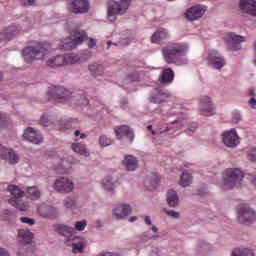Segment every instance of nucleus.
<instances>
[{
  "instance_id": "1",
  "label": "nucleus",
  "mask_w": 256,
  "mask_h": 256,
  "mask_svg": "<svg viewBox=\"0 0 256 256\" xmlns=\"http://www.w3.org/2000/svg\"><path fill=\"white\" fill-rule=\"evenodd\" d=\"M49 53H51V44L47 42L38 43L36 46H28L22 51L26 63H33V61L44 59Z\"/></svg>"
},
{
  "instance_id": "2",
  "label": "nucleus",
  "mask_w": 256,
  "mask_h": 256,
  "mask_svg": "<svg viewBox=\"0 0 256 256\" xmlns=\"http://www.w3.org/2000/svg\"><path fill=\"white\" fill-rule=\"evenodd\" d=\"M187 53V45L183 43H173L162 48V55L164 61L168 65H173L179 61L180 57H183Z\"/></svg>"
},
{
  "instance_id": "3",
  "label": "nucleus",
  "mask_w": 256,
  "mask_h": 256,
  "mask_svg": "<svg viewBox=\"0 0 256 256\" xmlns=\"http://www.w3.org/2000/svg\"><path fill=\"white\" fill-rule=\"evenodd\" d=\"M85 39H87V32H85V30L76 29L71 32L69 38L62 40L59 43L58 49L61 51H72L77 45H82Z\"/></svg>"
},
{
  "instance_id": "4",
  "label": "nucleus",
  "mask_w": 256,
  "mask_h": 256,
  "mask_svg": "<svg viewBox=\"0 0 256 256\" xmlns=\"http://www.w3.org/2000/svg\"><path fill=\"white\" fill-rule=\"evenodd\" d=\"M130 5L131 0L110 1L107 10L108 21L111 23L117 21V15H125Z\"/></svg>"
},
{
  "instance_id": "5",
  "label": "nucleus",
  "mask_w": 256,
  "mask_h": 256,
  "mask_svg": "<svg viewBox=\"0 0 256 256\" xmlns=\"http://www.w3.org/2000/svg\"><path fill=\"white\" fill-rule=\"evenodd\" d=\"M8 191L11 193L12 197L8 200V203L18 209L19 211H27L29 209V202L23 201L22 197L24 195L23 190L19 189L18 186L9 185Z\"/></svg>"
},
{
  "instance_id": "6",
  "label": "nucleus",
  "mask_w": 256,
  "mask_h": 256,
  "mask_svg": "<svg viewBox=\"0 0 256 256\" xmlns=\"http://www.w3.org/2000/svg\"><path fill=\"white\" fill-rule=\"evenodd\" d=\"M243 181V172L237 168H230L224 172L223 189H233L236 185H241Z\"/></svg>"
},
{
  "instance_id": "7",
  "label": "nucleus",
  "mask_w": 256,
  "mask_h": 256,
  "mask_svg": "<svg viewBox=\"0 0 256 256\" xmlns=\"http://www.w3.org/2000/svg\"><path fill=\"white\" fill-rule=\"evenodd\" d=\"M237 219L239 223H243L244 225H251L253 221H256L255 211H253L249 205L242 204L238 208Z\"/></svg>"
},
{
  "instance_id": "8",
  "label": "nucleus",
  "mask_w": 256,
  "mask_h": 256,
  "mask_svg": "<svg viewBox=\"0 0 256 256\" xmlns=\"http://www.w3.org/2000/svg\"><path fill=\"white\" fill-rule=\"evenodd\" d=\"M215 103L209 96H202L198 101V111L204 117H211L215 115Z\"/></svg>"
},
{
  "instance_id": "9",
  "label": "nucleus",
  "mask_w": 256,
  "mask_h": 256,
  "mask_svg": "<svg viewBox=\"0 0 256 256\" xmlns=\"http://www.w3.org/2000/svg\"><path fill=\"white\" fill-rule=\"evenodd\" d=\"M48 95L57 103H69L71 101V92L64 87H54L48 91Z\"/></svg>"
},
{
  "instance_id": "10",
  "label": "nucleus",
  "mask_w": 256,
  "mask_h": 256,
  "mask_svg": "<svg viewBox=\"0 0 256 256\" xmlns=\"http://www.w3.org/2000/svg\"><path fill=\"white\" fill-rule=\"evenodd\" d=\"M224 41L228 45V51H241V43H245V37L228 33L224 36Z\"/></svg>"
},
{
  "instance_id": "11",
  "label": "nucleus",
  "mask_w": 256,
  "mask_h": 256,
  "mask_svg": "<svg viewBox=\"0 0 256 256\" xmlns=\"http://www.w3.org/2000/svg\"><path fill=\"white\" fill-rule=\"evenodd\" d=\"M54 189L57 193H71L75 189V184L69 178L61 177L54 182Z\"/></svg>"
},
{
  "instance_id": "12",
  "label": "nucleus",
  "mask_w": 256,
  "mask_h": 256,
  "mask_svg": "<svg viewBox=\"0 0 256 256\" xmlns=\"http://www.w3.org/2000/svg\"><path fill=\"white\" fill-rule=\"evenodd\" d=\"M222 141L226 147H230L231 149H235L241 143L235 129L224 132L222 134Z\"/></svg>"
},
{
  "instance_id": "13",
  "label": "nucleus",
  "mask_w": 256,
  "mask_h": 256,
  "mask_svg": "<svg viewBox=\"0 0 256 256\" xmlns=\"http://www.w3.org/2000/svg\"><path fill=\"white\" fill-rule=\"evenodd\" d=\"M68 9L70 13L83 14L89 11V0H72Z\"/></svg>"
},
{
  "instance_id": "14",
  "label": "nucleus",
  "mask_w": 256,
  "mask_h": 256,
  "mask_svg": "<svg viewBox=\"0 0 256 256\" xmlns=\"http://www.w3.org/2000/svg\"><path fill=\"white\" fill-rule=\"evenodd\" d=\"M207 61H209L214 69H223L225 67V58L217 50H210L208 52Z\"/></svg>"
},
{
  "instance_id": "15",
  "label": "nucleus",
  "mask_w": 256,
  "mask_h": 256,
  "mask_svg": "<svg viewBox=\"0 0 256 256\" xmlns=\"http://www.w3.org/2000/svg\"><path fill=\"white\" fill-rule=\"evenodd\" d=\"M0 159L8 161L10 165H16V163H19V155H17L13 149L6 148L3 145H0Z\"/></svg>"
},
{
  "instance_id": "16",
  "label": "nucleus",
  "mask_w": 256,
  "mask_h": 256,
  "mask_svg": "<svg viewBox=\"0 0 256 256\" xmlns=\"http://www.w3.org/2000/svg\"><path fill=\"white\" fill-rule=\"evenodd\" d=\"M24 139L26 141H29L30 143H33L34 145H39L40 143H43V136H41V132L33 129V128H28L24 134H23Z\"/></svg>"
},
{
  "instance_id": "17",
  "label": "nucleus",
  "mask_w": 256,
  "mask_h": 256,
  "mask_svg": "<svg viewBox=\"0 0 256 256\" xmlns=\"http://www.w3.org/2000/svg\"><path fill=\"white\" fill-rule=\"evenodd\" d=\"M240 9L244 13L256 17V1L255 0H240Z\"/></svg>"
},
{
  "instance_id": "18",
  "label": "nucleus",
  "mask_w": 256,
  "mask_h": 256,
  "mask_svg": "<svg viewBox=\"0 0 256 256\" xmlns=\"http://www.w3.org/2000/svg\"><path fill=\"white\" fill-rule=\"evenodd\" d=\"M165 39H169V32L165 28H160L151 36V43L161 45Z\"/></svg>"
},
{
  "instance_id": "19",
  "label": "nucleus",
  "mask_w": 256,
  "mask_h": 256,
  "mask_svg": "<svg viewBox=\"0 0 256 256\" xmlns=\"http://www.w3.org/2000/svg\"><path fill=\"white\" fill-rule=\"evenodd\" d=\"M19 33V28L16 26H11L2 32H0V43L4 41V43H7V41H11L15 35Z\"/></svg>"
},
{
  "instance_id": "20",
  "label": "nucleus",
  "mask_w": 256,
  "mask_h": 256,
  "mask_svg": "<svg viewBox=\"0 0 256 256\" xmlns=\"http://www.w3.org/2000/svg\"><path fill=\"white\" fill-rule=\"evenodd\" d=\"M173 79H175V72L171 68L164 69L159 77L160 83L166 85L173 83Z\"/></svg>"
},
{
  "instance_id": "21",
  "label": "nucleus",
  "mask_w": 256,
  "mask_h": 256,
  "mask_svg": "<svg viewBox=\"0 0 256 256\" xmlns=\"http://www.w3.org/2000/svg\"><path fill=\"white\" fill-rule=\"evenodd\" d=\"M123 165L127 171H135L139 167V160L133 155H127L123 160Z\"/></svg>"
},
{
  "instance_id": "22",
  "label": "nucleus",
  "mask_w": 256,
  "mask_h": 256,
  "mask_svg": "<svg viewBox=\"0 0 256 256\" xmlns=\"http://www.w3.org/2000/svg\"><path fill=\"white\" fill-rule=\"evenodd\" d=\"M115 133L117 139H123V137H128L130 142H133V134L129 129V126H118L115 128Z\"/></svg>"
},
{
  "instance_id": "23",
  "label": "nucleus",
  "mask_w": 256,
  "mask_h": 256,
  "mask_svg": "<svg viewBox=\"0 0 256 256\" xmlns=\"http://www.w3.org/2000/svg\"><path fill=\"white\" fill-rule=\"evenodd\" d=\"M113 215L116 219H123V217L131 215V207L129 205H119L114 209Z\"/></svg>"
},
{
  "instance_id": "24",
  "label": "nucleus",
  "mask_w": 256,
  "mask_h": 256,
  "mask_svg": "<svg viewBox=\"0 0 256 256\" xmlns=\"http://www.w3.org/2000/svg\"><path fill=\"white\" fill-rule=\"evenodd\" d=\"M18 241L20 243H25L26 245H29V243H32L33 241V232L25 229H21L18 231Z\"/></svg>"
},
{
  "instance_id": "25",
  "label": "nucleus",
  "mask_w": 256,
  "mask_h": 256,
  "mask_svg": "<svg viewBox=\"0 0 256 256\" xmlns=\"http://www.w3.org/2000/svg\"><path fill=\"white\" fill-rule=\"evenodd\" d=\"M64 57V65H77V63H83L84 55H77L74 53L62 55Z\"/></svg>"
},
{
  "instance_id": "26",
  "label": "nucleus",
  "mask_w": 256,
  "mask_h": 256,
  "mask_svg": "<svg viewBox=\"0 0 256 256\" xmlns=\"http://www.w3.org/2000/svg\"><path fill=\"white\" fill-rule=\"evenodd\" d=\"M47 67H63L65 65V57L63 55L52 56L46 61Z\"/></svg>"
},
{
  "instance_id": "27",
  "label": "nucleus",
  "mask_w": 256,
  "mask_h": 256,
  "mask_svg": "<svg viewBox=\"0 0 256 256\" xmlns=\"http://www.w3.org/2000/svg\"><path fill=\"white\" fill-rule=\"evenodd\" d=\"M55 171H57V173H60L61 175H69V173L73 171V167L71 165V162L67 160H61V165L57 166L55 168Z\"/></svg>"
},
{
  "instance_id": "28",
  "label": "nucleus",
  "mask_w": 256,
  "mask_h": 256,
  "mask_svg": "<svg viewBox=\"0 0 256 256\" xmlns=\"http://www.w3.org/2000/svg\"><path fill=\"white\" fill-rule=\"evenodd\" d=\"M37 211L40 217H52V215L55 214V208L48 206L46 204L39 205Z\"/></svg>"
},
{
  "instance_id": "29",
  "label": "nucleus",
  "mask_w": 256,
  "mask_h": 256,
  "mask_svg": "<svg viewBox=\"0 0 256 256\" xmlns=\"http://www.w3.org/2000/svg\"><path fill=\"white\" fill-rule=\"evenodd\" d=\"M167 203L169 207H178L179 206V196L174 190H169L167 192Z\"/></svg>"
},
{
  "instance_id": "30",
  "label": "nucleus",
  "mask_w": 256,
  "mask_h": 256,
  "mask_svg": "<svg viewBox=\"0 0 256 256\" xmlns=\"http://www.w3.org/2000/svg\"><path fill=\"white\" fill-rule=\"evenodd\" d=\"M54 227H55V230L58 231V233H60V235L67 236L75 233V228L71 226L56 224Z\"/></svg>"
},
{
  "instance_id": "31",
  "label": "nucleus",
  "mask_w": 256,
  "mask_h": 256,
  "mask_svg": "<svg viewBox=\"0 0 256 256\" xmlns=\"http://www.w3.org/2000/svg\"><path fill=\"white\" fill-rule=\"evenodd\" d=\"M205 11H207V7L197 4L193 6V21H197V19H201L203 15H205Z\"/></svg>"
},
{
  "instance_id": "32",
  "label": "nucleus",
  "mask_w": 256,
  "mask_h": 256,
  "mask_svg": "<svg viewBox=\"0 0 256 256\" xmlns=\"http://www.w3.org/2000/svg\"><path fill=\"white\" fill-rule=\"evenodd\" d=\"M71 149L74 153H78V155H83L84 157L89 156V150H87V148L83 144L73 143L71 145Z\"/></svg>"
},
{
  "instance_id": "33",
  "label": "nucleus",
  "mask_w": 256,
  "mask_h": 256,
  "mask_svg": "<svg viewBox=\"0 0 256 256\" xmlns=\"http://www.w3.org/2000/svg\"><path fill=\"white\" fill-rule=\"evenodd\" d=\"M102 185L105 191H115V187H117V182H113V178L105 177L102 181Z\"/></svg>"
},
{
  "instance_id": "34",
  "label": "nucleus",
  "mask_w": 256,
  "mask_h": 256,
  "mask_svg": "<svg viewBox=\"0 0 256 256\" xmlns=\"http://www.w3.org/2000/svg\"><path fill=\"white\" fill-rule=\"evenodd\" d=\"M89 71L93 77H99V75H103V65L101 64H91L89 66Z\"/></svg>"
},
{
  "instance_id": "35",
  "label": "nucleus",
  "mask_w": 256,
  "mask_h": 256,
  "mask_svg": "<svg viewBox=\"0 0 256 256\" xmlns=\"http://www.w3.org/2000/svg\"><path fill=\"white\" fill-rule=\"evenodd\" d=\"M27 195L29 199H32V201H36L41 197V191H39V188L35 186L28 187Z\"/></svg>"
},
{
  "instance_id": "36",
  "label": "nucleus",
  "mask_w": 256,
  "mask_h": 256,
  "mask_svg": "<svg viewBox=\"0 0 256 256\" xmlns=\"http://www.w3.org/2000/svg\"><path fill=\"white\" fill-rule=\"evenodd\" d=\"M191 182V174H189L187 171H183L180 177L179 185H181V187H189L191 185Z\"/></svg>"
},
{
  "instance_id": "37",
  "label": "nucleus",
  "mask_w": 256,
  "mask_h": 256,
  "mask_svg": "<svg viewBox=\"0 0 256 256\" xmlns=\"http://www.w3.org/2000/svg\"><path fill=\"white\" fill-rule=\"evenodd\" d=\"M78 242L72 243V251L73 253H84L83 249L85 248V244L83 239L76 238Z\"/></svg>"
},
{
  "instance_id": "38",
  "label": "nucleus",
  "mask_w": 256,
  "mask_h": 256,
  "mask_svg": "<svg viewBox=\"0 0 256 256\" xmlns=\"http://www.w3.org/2000/svg\"><path fill=\"white\" fill-rule=\"evenodd\" d=\"M232 256H255V254L247 248H236L233 250Z\"/></svg>"
},
{
  "instance_id": "39",
  "label": "nucleus",
  "mask_w": 256,
  "mask_h": 256,
  "mask_svg": "<svg viewBox=\"0 0 256 256\" xmlns=\"http://www.w3.org/2000/svg\"><path fill=\"white\" fill-rule=\"evenodd\" d=\"M167 99V94L158 92L150 98L151 103H163Z\"/></svg>"
},
{
  "instance_id": "40",
  "label": "nucleus",
  "mask_w": 256,
  "mask_h": 256,
  "mask_svg": "<svg viewBox=\"0 0 256 256\" xmlns=\"http://www.w3.org/2000/svg\"><path fill=\"white\" fill-rule=\"evenodd\" d=\"M64 207H66V209H75V207H77V202L75 201V198L67 197L64 200Z\"/></svg>"
},
{
  "instance_id": "41",
  "label": "nucleus",
  "mask_w": 256,
  "mask_h": 256,
  "mask_svg": "<svg viewBox=\"0 0 256 256\" xmlns=\"http://www.w3.org/2000/svg\"><path fill=\"white\" fill-rule=\"evenodd\" d=\"M112 143L113 141L106 135H102L99 139L100 147H109V145H111Z\"/></svg>"
},
{
  "instance_id": "42",
  "label": "nucleus",
  "mask_w": 256,
  "mask_h": 256,
  "mask_svg": "<svg viewBox=\"0 0 256 256\" xmlns=\"http://www.w3.org/2000/svg\"><path fill=\"white\" fill-rule=\"evenodd\" d=\"M3 217L5 219V221H15V219H17V217L15 216V213L9 211V210H5L3 212Z\"/></svg>"
},
{
  "instance_id": "43",
  "label": "nucleus",
  "mask_w": 256,
  "mask_h": 256,
  "mask_svg": "<svg viewBox=\"0 0 256 256\" xmlns=\"http://www.w3.org/2000/svg\"><path fill=\"white\" fill-rule=\"evenodd\" d=\"M11 120L5 114L0 113V127H9Z\"/></svg>"
},
{
  "instance_id": "44",
  "label": "nucleus",
  "mask_w": 256,
  "mask_h": 256,
  "mask_svg": "<svg viewBox=\"0 0 256 256\" xmlns=\"http://www.w3.org/2000/svg\"><path fill=\"white\" fill-rule=\"evenodd\" d=\"M85 227H87L86 220L77 221L75 223L74 231H85Z\"/></svg>"
},
{
  "instance_id": "45",
  "label": "nucleus",
  "mask_w": 256,
  "mask_h": 256,
  "mask_svg": "<svg viewBox=\"0 0 256 256\" xmlns=\"http://www.w3.org/2000/svg\"><path fill=\"white\" fill-rule=\"evenodd\" d=\"M40 125H42L43 127H50V125H53V122L49 120L48 116L43 115L40 118Z\"/></svg>"
},
{
  "instance_id": "46",
  "label": "nucleus",
  "mask_w": 256,
  "mask_h": 256,
  "mask_svg": "<svg viewBox=\"0 0 256 256\" xmlns=\"http://www.w3.org/2000/svg\"><path fill=\"white\" fill-rule=\"evenodd\" d=\"M165 213L166 215H168V217H171L172 219H179V217H181L179 212L174 210H165Z\"/></svg>"
},
{
  "instance_id": "47",
  "label": "nucleus",
  "mask_w": 256,
  "mask_h": 256,
  "mask_svg": "<svg viewBox=\"0 0 256 256\" xmlns=\"http://www.w3.org/2000/svg\"><path fill=\"white\" fill-rule=\"evenodd\" d=\"M248 160L256 162V148H252L248 152Z\"/></svg>"
},
{
  "instance_id": "48",
  "label": "nucleus",
  "mask_w": 256,
  "mask_h": 256,
  "mask_svg": "<svg viewBox=\"0 0 256 256\" xmlns=\"http://www.w3.org/2000/svg\"><path fill=\"white\" fill-rule=\"evenodd\" d=\"M21 223H26V225H33L35 223V219L29 217H21Z\"/></svg>"
},
{
  "instance_id": "49",
  "label": "nucleus",
  "mask_w": 256,
  "mask_h": 256,
  "mask_svg": "<svg viewBox=\"0 0 256 256\" xmlns=\"http://www.w3.org/2000/svg\"><path fill=\"white\" fill-rule=\"evenodd\" d=\"M185 19L188 21H193V7H190L184 14Z\"/></svg>"
},
{
  "instance_id": "50",
  "label": "nucleus",
  "mask_w": 256,
  "mask_h": 256,
  "mask_svg": "<svg viewBox=\"0 0 256 256\" xmlns=\"http://www.w3.org/2000/svg\"><path fill=\"white\" fill-rule=\"evenodd\" d=\"M232 121L234 123H239V121H241V113L239 112H233L232 113Z\"/></svg>"
},
{
  "instance_id": "51",
  "label": "nucleus",
  "mask_w": 256,
  "mask_h": 256,
  "mask_svg": "<svg viewBox=\"0 0 256 256\" xmlns=\"http://www.w3.org/2000/svg\"><path fill=\"white\" fill-rule=\"evenodd\" d=\"M128 81H132V82L139 81V74H137V72H134L128 75Z\"/></svg>"
},
{
  "instance_id": "52",
  "label": "nucleus",
  "mask_w": 256,
  "mask_h": 256,
  "mask_svg": "<svg viewBox=\"0 0 256 256\" xmlns=\"http://www.w3.org/2000/svg\"><path fill=\"white\" fill-rule=\"evenodd\" d=\"M87 45L91 49L97 45V40L93 38H89Z\"/></svg>"
},
{
  "instance_id": "53",
  "label": "nucleus",
  "mask_w": 256,
  "mask_h": 256,
  "mask_svg": "<svg viewBox=\"0 0 256 256\" xmlns=\"http://www.w3.org/2000/svg\"><path fill=\"white\" fill-rule=\"evenodd\" d=\"M21 5H33L35 3V0H20Z\"/></svg>"
},
{
  "instance_id": "54",
  "label": "nucleus",
  "mask_w": 256,
  "mask_h": 256,
  "mask_svg": "<svg viewBox=\"0 0 256 256\" xmlns=\"http://www.w3.org/2000/svg\"><path fill=\"white\" fill-rule=\"evenodd\" d=\"M248 104L250 105L251 109H256V99L252 98L248 101Z\"/></svg>"
},
{
  "instance_id": "55",
  "label": "nucleus",
  "mask_w": 256,
  "mask_h": 256,
  "mask_svg": "<svg viewBox=\"0 0 256 256\" xmlns=\"http://www.w3.org/2000/svg\"><path fill=\"white\" fill-rule=\"evenodd\" d=\"M248 97L255 98V88L248 89Z\"/></svg>"
},
{
  "instance_id": "56",
  "label": "nucleus",
  "mask_w": 256,
  "mask_h": 256,
  "mask_svg": "<svg viewBox=\"0 0 256 256\" xmlns=\"http://www.w3.org/2000/svg\"><path fill=\"white\" fill-rule=\"evenodd\" d=\"M0 256H10L9 252L5 250V248H0Z\"/></svg>"
},
{
  "instance_id": "57",
  "label": "nucleus",
  "mask_w": 256,
  "mask_h": 256,
  "mask_svg": "<svg viewBox=\"0 0 256 256\" xmlns=\"http://www.w3.org/2000/svg\"><path fill=\"white\" fill-rule=\"evenodd\" d=\"M144 222L146 223V225H151V218H149V216H145L144 218Z\"/></svg>"
},
{
  "instance_id": "58",
  "label": "nucleus",
  "mask_w": 256,
  "mask_h": 256,
  "mask_svg": "<svg viewBox=\"0 0 256 256\" xmlns=\"http://www.w3.org/2000/svg\"><path fill=\"white\" fill-rule=\"evenodd\" d=\"M202 249H204V251L209 250V244H207V243H203V245H202Z\"/></svg>"
},
{
  "instance_id": "59",
  "label": "nucleus",
  "mask_w": 256,
  "mask_h": 256,
  "mask_svg": "<svg viewBox=\"0 0 256 256\" xmlns=\"http://www.w3.org/2000/svg\"><path fill=\"white\" fill-rule=\"evenodd\" d=\"M130 223H134V221H137V217L136 216H132L129 218Z\"/></svg>"
},
{
  "instance_id": "60",
  "label": "nucleus",
  "mask_w": 256,
  "mask_h": 256,
  "mask_svg": "<svg viewBox=\"0 0 256 256\" xmlns=\"http://www.w3.org/2000/svg\"><path fill=\"white\" fill-rule=\"evenodd\" d=\"M89 104V100L84 99L83 102L80 103V105H88Z\"/></svg>"
},
{
  "instance_id": "61",
  "label": "nucleus",
  "mask_w": 256,
  "mask_h": 256,
  "mask_svg": "<svg viewBox=\"0 0 256 256\" xmlns=\"http://www.w3.org/2000/svg\"><path fill=\"white\" fill-rule=\"evenodd\" d=\"M74 135H75V137H79V135H81V131L76 130V131L74 132Z\"/></svg>"
},
{
  "instance_id": "62",
  "label": "nucleus",
  "mask_w": 256,
  "mask_h": 256,
  "mask_svg": "<svg viewBox=\"0 0 256 256\" xmlns=\"http://www.w3.org/2000/svg\"><path fill=\"white\" fill-rule=\"evenodd\" d=\"M152 231H153L154 233H157V231H159V229H157L156 226H152Z\"/></svg>"
},
{
  "instance_id": "63",
  "label": "nucleus",
  "mask_w": 256,
  "mask_h": 256,
  "mask_svg": "<svg viewBox=\"0 0 256 256\" xmlns=\"http://www.w3.org/2000/svg\"><path fill=\"white\" fill-rule=\"evenodd\" d=\"M147 129H148V131H151V129H153V126L152 125H148Z\"/></svg>"
},
{
  "instance_id": "64",
  "label": "nucleus",
  "mask_w": 256,
  "mask_h": 256,
  "mask_svg": "<svg viewBox=\"0 0 256 256\" xmlns=\"http://www.w3.org/2000/svg\"><path fill=\"white\" fill-rule=\"evenodd\" d=\"M198 195L203 196L205 195V192H200Z\"/></svg>"
}]
</instances>
